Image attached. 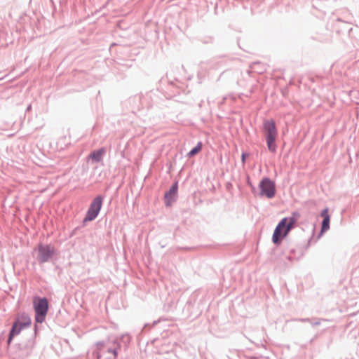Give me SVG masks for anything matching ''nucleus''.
<instances>
[{
	"mask_svg": "<svg viewBox=\"0 0 359 359\" xmlns=\"http://www.w3.org/2000/svg\"><path fill=\"white\" fill-rule=\"evenodd\" d=\"M300 217L299 213L294 212L290 217L283 218L276 227L273 236L272 241L275 245H280L283 238H285Z\"/></svg>",
	"mask_w": 359,
	"mask_h": 359,
	"instance_id": "nucleus-1",
	"label": "nucleus"
},
{
	"mask_svg": "<svg viewBox=\"0 0 359 359\" xmlns=\"http://www.w3.org/2000/svg\"><path fill=\"white\" fill-rule=\"evenodd\" d=\"M264 130L269 150L272 153L276 152V144L275 142L278 133L275 121L273 119L265 121L264 122Z\"/></svg>",
	"mask_w": 359,
	"mask_h": 359,
	"instance_id": "nucleus-2",
	"label": "nucleus"
},
{
	"mask_svg": "<svg viewBox=\"0 0 359 359\" xmlns=\"http://www.w3.org/2000/svg\"><path fill=\"white\" fill-rule=\"evenodd\" d=\"M35 312V320L41 323L45 320L48 313V303L46 298H36L33 302Z\"/></svg>",
	"mask_w": 359,
	"mask_h": 359,
	"instance_id": "nucleus-3",
	"label": "nucleus"
},
{
	"mask_svg": "<svg viewBox=\"0 0 359 359\" xmlns=\"http://www.w3.org/2000/svg\"><path fill=\"white\" fill-rule=\"evenodd\" d=\"M30 325L31 319L27 315L22 314L13 323V327L10 332L8 344L11 343L15 335L20 334L22 329L29 327Z\"/></svg>",
	"mask_w": 359,
	"mask_h": 359,
	"instance_id": "nucleus-4",
	"label": "nucleus"
},
{
	"mask_svg": "<svg viewBox=\"0 0 359 359\" xmlns=\"http://www.w3.org/2000/svg\"><path fill=\"white\" fill-rule=\"evenodd\" d=\"M36 259L40 263L48 262L55 253V248L51 245L39 243L36 247Z\"/></svg>",
	"mask_w": 359,
	"mask_h": 359,
	"instance_id": "nucleus-5",
	"label": "nucleus"
},
{
	"mask_svg": "<svg viewBox=\"0 0 359 359\" xmlns=\"http://www.w3.org/2000/svg\"><path fill=\"white\" fill-rule=\"evenodd\" d=\"M260 194L269 198L275 196V184L269 178L263 179L259 183Z\"/></svg>",
	"mask_w": 359,
	"mask_h": 359,
	"instance_id": "nucleus-6",
	"label": "nucleus"
},
{
	"mask_svg": "<svg viewBox=\"0 0 359 359\" xmlns=\"http://www.w3.org/2000/svg\"><path fill=\"white\" fill-rule=\"evenodd\" d=\"M102 203V198L97 196L91 203L84 220L92 221L95 219L101 209Z\"/></svg>",
	"mask_w": 359,
	"mask_h": 359,
	"instance_id": "nucleus-7",
	"label": "nucleus"
},
{
	"mask_svg": "<svg viewBox=\"0 0 359 359\" xmlns=\"http://www.w3.org/2000/svg\"><path fill=\"white\" fill-rule=\"evenodd\" d=\"M177 183L175 182L170 189L169 191L165 194V203L167 206H171L172 202L175 200L177 194Z\"/></svg>",
	"mask_w": 359,
	"mask_h": 359,
	"instance_id": "nucleus-8",
	"label": "nucleus"
},
{
	"mask_svg": "<svg viewBox=\"0 0 359 359\" xmlns=\"http://www.w3.org/2000/svg\"><path fill=\"white\" fill-rule=\"evenodd\" d=\"M321 216L323 217L322 222L321 232L326 231L330 228V215H328V208L324 209L321 212Z\"/></svg>",
	"mask_w": 359,
	"mask_h": 359,
	"instance_id": "nucleus-9",
	"label": "nucleus"
},
{
	"mask_svg": "<svg viewBox=\"0 0 359 359\" xmlns=\"http://www.w3.org/2000/svg\"><path fill=\"white\" fill-rule=\"evenodd\" d=\"M106 151L104 148H101L100 149L93 151L89 156L93 161L100 162L101 161L103 156L104 155Z\"/></svg>",
	"mask_w": 359,
	"mask_h": 359,
	"instance_id": "nucleus-10",
	"label": "nucleus"
},
{
	"mask_svg": "<svg viewBox=\"0 0 359 359\" xmlns=\"http://www.w3.org/2000/svg\"><path fill=\"white\" fill-rule=\"evenodd\" d=\"M201 149L202 143L198 142L197 145L189 152V156H194V155L197 154L199 151H201Z\"/></svg>",
	"mask_w": 359,
	"mask_h": 359,
	"instance_id": "nucleus-11",
	"label": "nucleus"
},
{
	"mask_svg": "<svg viewBox=\"0 0 359 359\" xmlns=\"http://www.w3.org/2000/svg\"><path fill=\"white\" fill-rule=\"evenodd\" d=\"M109 352L112 354V358H110V359H116V357H117V352H116V350H113V351L109 350Z\"/></svg>",
	"mask_w": 359,
	"mask_h": 359,
	"instance_id": "nucleus-12",
	"label": "nucleus"
},
{
	"mask_svg": "<svg viewBox=\"0 0 359 359\" xmlns=\"http://www.w3.org/2000/svg\"><path fill=\"white\" fill-rule=\"evenodd\" d=\"M248 154L247 153H243L242 156H241V159H242V163L244 164L245 162V159L246 158L248 157Z\"/></svg>",
	"mask_w": 359,
	"mask_h": 359,
	"instance_id": "nucleus-13",
	"label": "nucleus"
}]
</instances>
